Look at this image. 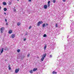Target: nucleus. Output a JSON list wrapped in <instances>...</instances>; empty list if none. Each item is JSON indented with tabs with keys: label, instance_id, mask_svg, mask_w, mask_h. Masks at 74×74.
Masks as SVG:
<instances>
[{
	"label": "nucleus",
	"instance_id": "nucleus-14",
	"mask_svg": "<svg viewBox=\"0 0 74 74\" xmlns=\"http://www.w3.org/2000/svg\"><path fill=\"white\" fill-rule=\"evenodd\" d=\"M3 5H5L7 4V3H6L4 2H3Z\"/></svg>",
	"mask_w": 74,
	"mask_h": 74
},
{
	"label": "nucleus",
	"instance_id": "nucleus-34",
	"mask_svg": "<svg viewBox=\"0 0 74 74\" xmlns=\"http://www.w3.org/2000/svg\"><path fill=\"white\" fill-rule=\"evenodd\" d=\"M46 26H48V23H46Z\"/></svg>",
	"mask_w": 74,
	"mask_h": 74
},
{
	"label": "nucleus",
	"instance_id": "nucleus-42",
	"mask_svg": "<svg viewBox=\"0 0 74 74\" xmlns=\"http://www.w3.org/2000/svg\"><path fill=\"white\" fill-rule=\"evenodd\" d=\"M69 37V36H68V37H67V38H68Z\"/></svg>",
	"mask_w": 74,
	"mask_h": 74
},
{
	"label": "nucleus",
	"instance_id": "nucleus-26",
	"mask_svg": "<svg viewBox=\"0 0 74 74\" xmlns=\"http://www.w3.org/2000/svg\"><path fill=\"white\" fill-rule=\"evenodd\" d=\"M56 27H58V24L56 23Z\"/></svg>",
	"mask_w": 74,
	"mask_h": 74
},
{
	"label": "nucleus",
	"instance_id": "nucleus-5",
	"mask_svg": "<svg viewBox=\"0 0 74 74\" xmlns=\"http://www.w3.org/2000/svg\"><path fill=\"white\" fill-rule=\"evenodd\" d=\"M47 7L48 6L47 5H45L44 6V8H45V9H47Z\"/></svg>",
	"mask_w": 74,
	"mask_h": 74
},
{
	"label": "nucleus",
	"instance_id": "nucleus-31",
	"mask_svg": "<svg viewBox=\"0 0 74 74\" xmlns=\"http://www.w3.org/2000/svg\"><path fill=\"white\" fill-rule=\"evenodd\" d=\"M49 58H52V55H50L49 56Z\"/></svg>",
	"mask_w": 74,
	"mask_h": 74
},
{
	"label": "nucleus",
	"instance_id": "nucleus-28",
	"mask_svg": "<svg viewBox=\"0 0 74 74\" xmlns=\"http://www.w3.org/2000/svg\"><path fill=\"white\" fill-rule=\"evenodd\" d=\"M9 4V5H11V2H10Z\"/></svg>",
	"mask_w": 74,
	"mask_h": 74
},
{
	"label": "nucleus",
	"instance_id": "nucleus-4",
	"mask_svg": "<svg viewBox=\"0 0 74 74\" xmlns=\"http://www.w3.org/2000/svg\"><path fill=\"white\" fill-rule=\"evenodd\" d=\"M3 51H4V48H3L1 50V53H0V55H1V53H2L3 52Z\"/></svg>",
	"mask_w": 74,
	"mask_h": 74
},
{
	"label": "nucleus",
	"instance_id": "nucleus-19",
	"mask_svg": "<svg viewBox=\"0 0 74 74\" xmlns=\"http://www.w3.org/2000/svg\"><path fill=\"white\" fill-rule=\"evenodd\" d=\"M30 73H31V74H32L33 73V70H31L30 71Z\"/></svg>",
	"mask_w": 74,
	"mask_h": 74
},
{
	"label": "nucleus",
	"instance_id": "nucleus-9",
	"mask_svg": "<svg viewBox=\"0 0 74 74\" xmlns=\"http://www.w3.org/2000/svg\"><path fill=\"white\" fill-rule=\"evenodd\" d=\"M11 37L12 38H14V37H15V34H13L12 35Z\"/></svg>",
	"mask_w": 74,
	"mask_h": 74
},
{
	"label": "nucleus",
	"instance_id": "nucleus-18",
	"mask_svg": "<svg viewBox=\"0 0 74 74\" xmlns=\"http://www.w3.org/2000/svg\"><path fill=\"white\" fill-rule=\"evenodd\" d=\"M43 37H47V35L46 34H45L43 36Z\"/></svg>",
	"mask_w": 74,
	"mask_h": 74
},
{
	"label": "nucleus",
	"instance_id": "nucleus-10",
	"mask_svg": "<svg viewBox=\"0 0 74 74\" xmlns=\"http://www.w3.org/2000/svg\"><path fill=\"white\" fill-rule=\"evenodd\" d=\"M52 73L53 74H57V72H55V71H53L52 72Z\"/></svg>",
	"mask_w": 74,
	"mask_h": 74
},
{
	"label": "nucleus",
	"instance_id": "nucleus-3",
	"mask_svg": "<svg viewBox=\"0 0 74 74\" xmlns=\"http://www.w3.org/2000/svg\"><path fill=\"white\" fill-rule=\"evenodd\" d=\"M19 69H17L15 70V73H18L19 71Z\"/></svg>",
	"mask_w": 74,
	"mask_h": 74
},
{
	"label": "nucleus",
	"instance_id": "nucleus-24",
	"mask_svg": "<svg viewBox=\"0 0 74 74\" xmlns=\"http://www.w3.org/2000/svg\"><path fill=\"white\" fill-rule=\"evenodd\" d=\"M31 28H32V26H30L29 27V29H31Z\"/></svg>",
	"mask_w": 74,
	"mask_h": 74
},
{
	"label": "nucleus",
	"instance_id": "nucleus-33",
	"mask_svg": "<svg viewBox=\"0 0 74 74\" xmlns=\"http://www.w3.org/2000/svg\"><path fill=\"white\" fill-rule=\"evenodd\" d=\"M4 14L5 15H7V13H5V12H4Z\"/></svg>",
	"mask_w": 74,
	"mask_h": 74
},
{
	"label": "nucleus",
	"instance_id": "nucleus-11",
	"mask_svg": "<svg viewBox=\"0 0 74 74\" xmlns=\"http://www.w3.org/2000/svg\"><path fill=\"white\" fill-rule=\"evenodd\" d=\"M8 67L9 70H11V66H10V65H9Z\"/></svg>",
	"mask_w": 74,
	"mask_h": 74
},
{
	"label": "nucleus",
	"instance_id": "nucleus-15",
	"mask_svg": "<svg viewBox=\"0 0 74 74\" xmlns=\"http://www.w3.org/2000/svg\"><path fill=\"white\" fill-rule=\"evenodd\" d=\"M7 8H4V11H7Z\"/></svg>",
	"mask_w": 74,
	"mask_h": 74
},
{
	"label": "nucleus",
	"instance_id": "nucleus-1",
	"mask_svg": "<svg viewBox=\"0 0 74 74\" xmlns=\"http://www.w3.org/2000/svg\"><path fill=\"white\" fill-rule=\"evenodd\" d=\"M43 23V22H42V21H38V22L37 24V25L38 26H40V25H41V24H42Z\"/></svg>",
	"mask_w": 74,
	"mask_h": 74
},
{
	"label": "nucleus",
	"instance_id": "nucleus-2",
	"mask_svg": "<svg viewBox=\"0 0 74 74\" xmlns=\"http://www.w3.org/2000/svg\"><path fill=\"white\" fill-rule=\"evenodd\" d=\"M5 30V28H4V27H2L0 29L1 30V33H3V31L4 30Z\"/></svg>",
	"mask_w": 74,
	"mask_h": 74
},
{
	"label": "nucleus",
	"instance_id": "nucleus-21",
	"mask_svg": "<svg viewBox=\"0 0 74 74\" xmlns=\"http://www.w3.org/2000/svg\"><path fill=\"white\" fill-rule=\"evenodd\" d=\"M20 49H19L17 50V52H20Z\"/></svg>",
	"mask_w": 74,
	"mask_h": 74
},
{
	"label": "nucleus",
	"instance_id": "nucleus-7",
	"mask_svg": "<svg viewBox=\"0 0 74 74\" xmlns=\"http://www.w3.org/2000/svg\"><path fill=\"white\" fill-rule=\"evenodd\" d=\"M37 70V68H35L33 69V71H36Z\"/></svg>",
	"mask_w": 74,
	"mask_h": 74
},
{
	"label": "nucleus",
	"instance_id": "nucleus-38",
	"mask_svg": "<svg viewBox=\"0 0 74 74\" xmlns=\"http://www.w3.org/2000/svg\"><path fill=\"white\" fill-rule=\"evenodd\" d=\"M1 6H0V9H1Z\"/></svg>",
	"mask_w": 74,
	"mask_h": 74
},
{
	"label": "nucleus",
	"instance_id": "nucleus-16",
	"mask_svg": "<svg viewBox=\"0 0 74 74\" xmlns=\"http://www.w3.org/2000/svg\"><path fill=\"white\" fill-rule=\"evenodd\" d=\"M46 48H47V45H45V46L44 47V49L45 50V49H46Z\"/></svg>",
	"mask_w": 74,
	"mask_h": 74
},
{
	"label": "nucleus",
	"instance_id": "nucleus-27",
	"mask_svg": "<svg viewBox=\"0 0 74 74\" xmlns=\"http://www.w3.org/2000/svg\"><path fill=\"white\" fill-rule=\"evenodd\" d=\"M28 34V33H25V36H27Z\"/></svg>",
	"mask_w": 74,
	"mask_h": 74
},
{
	"label": "nucleus",
	"instance_id": "nucleus-13",
	"mask_svg": "<svg viewBox=\"0 0 74 74\" xmlns=\"http://www.w3.org/2000/svg\"><path fill=\"white\" fill-rule=\"evenodd\" d=\"M12 31L11 30H10L9 31V34H11V33H12Z\"/></svg>",
	"mask_w": 74,
	"mask_h": 74
},
{
	"label": "nucleus",
	"instance_id": "nucleus-22",
	"mask_svg": "<svg viewBox=\"0 0 74 74\" xmlns=\"http://www.w3.org/2000/svg\"><path fill=\"white\" fill-rule=\"evenodd\" d=\"M27 57H28V58H29V56H30V54H28L27 55Z\"/></svg>",
	"mask_w": 74,
	"mask_h": 74
},
{
	"label": "nucleus",
	"instance_id": "nucleus-20",
	"mask_svg": "<svg viewBox=\"0 0 74 74\" xmlns=\"http://www.w3.org/2000/svg\"><path fill=\"white\" fill-rule=\"evenodd\" d=\"M53 2L54 3H55L56 2V0H53Z\"/></svg>",
	"mask_w": 74,
	"mask_h": 74
},
{
	"label": "nucleus",
	"instance_id": "nucleus-39",
	"mask_svg": "<svg viewBox=\"0 0 74 74\" xmlns=\"http://www.w3.org/2000/svg\"><path fill=\"white\" fill-rule=\"evenodd\" d=\"M65 49H66V47H65Z\"/></svg>",
	"mask_w": 74,
	"mask_h": 74
},
{
	"label": "nucleus",
	"instance_id": "nucleus-40",
	"mask_svg": "<svg viewBox=\"0 0 74 74\" xmlns=\"http://www.w3.org/2000/svg\"><path fill=\"white\" fill-rule=\"evenodd\" d=\"M17 1H19V0H17Z\"/></svg>",
	"mask_w": 74,
	"mask_h": 74
},
{
	"label": "nucleus",
	"instance_id": "nucleus-43",
	"mask_svg": "<svg viewBox=\"0 0 74 74\" xmlns=\"http://www.w3.org/2000/svg\"><path fill=\"white\" fill-rule=\"evenodd\" d=\"M65 54V53H64V55Z\"/></svg>",
	"mask_w": 74,
	"mask_h": 74
},
{
	"label": "nucleus",
	"instance_id": "nucleus-37",
	"mask_svg": "<svg viewBox=\"0 0 74 74\" xmlns=\"http://www.w3.org/2000/svg\"><path fill=\"white\" fill-rule=\"evenodd\" d=\"M6 25H8V23H6Z\"/></svg>",
	"mask_w": 74,
	"mask_h": 74
},
{
	"label": "nucleus",
	"instance_id": "nucleus-6",
	"mask_svg": "<svg viewBox=\"0 0 74 74\" xmlns=\"http://www.w3.org/2000/svg\"><path fill=\"white\" fill-rule=\"evenodd\" d=\"M46 56H47L46 53L44 54H43L42 57L45 58V57Z\"/></svg>",
	"mask_w": 74,
	"mask_h": 74
},
{
	"label": "nucleus",
	"instance_id": "nucleus-23",
	"mask_svg": "<svg viewBox=\"0 0 74 74\" xmlns=\"http://www.w3.org/2000/svg\"><path fill=\"white\" fill-rule=\"evenodd\" d=\"M47 5H48V7H49L50 6V4H48Z\"/></svg>",
	"mask_w": 74,
	"mask_h": 74
},
{
	"label": "nucleus",
	"instance_id": "nucleus-25",
	"mask_svg": "<svg viewBox=\"0 0 74 74\" xmlns=\"http://www.w3.org/2000/svg\"><path fill=\"white\" fill-rule=\"evenodd\" d=\"M50 2H51L50 1H49L48 2V4H50Z\"/></svg>",
	"mask_w": 74,
	"mask_h": 74
},
{
	"label": "nucleus",
	"instance_id": "nucleus-36",
	"mask_svg": "<svg viewBox=\"0 0 74 74\" xmlns=\"http://www.w3.org/2000/svg\"><path fill=\"white\" fill-rule=\"evenodd\" d=\"M29 1H32V0H29Z\"/></svg>",
	"mask_w": 74,
	"mask_h": 74
},
{
	"label": "nucleus",
	"instance_id": "nucleus-8",
	"mask_svg": "<svg viewBox=\"0 0 74 74\" xmlns=\"http://www.w3.org/2000/svg\"><path fill=\"white\" fill-rule=\"evenodd\" d=\"M21 23L20 22H18L17 24V26H20L21 25Z\"/></svg>",
	"mask_w": 74,
	"mask_h": 74
},
{
	"label": "nucleus",
	"instance_id": "nucleus-32",
	"mask_svg": "<svg viewBox=\"0 0 74 74\" xmlns=\"http://www.w3.org/2000/svg\"><path fill=\"white\" fill-rule=\"evenodd\" d=\"M14 12H15V11H16V10L14 9Z\"/></svg>",
	"mask_w": 74,
	"mask_h": 74
},
{
	"label": "nucleus",
	"instance_id": "nucleus-17",
	"mask_svg": "<svg viewBox=\"0 0 74 74\" xmlns=\"http://www.w3.org/2000/svg\"><path fill=\"white\" fill-rule=\"evenodd\" d=\"M45 24H43L42 25V27H45Z\"/></svg>",
	"mask_w": 74,
	"mask_h": 74
},
{
	"label": "nucleus",
	"instance_id": "nucleus-41",
	"mask_svg": "<svg viewBox=\"0 0 74 74\" xmlns=\"http://www.w3.org/2000/svg\"><path fill=\"white\" fill-rule=\"evenodd\" d=\"M5 51H6V49H5Z\"/></svg>",
	"mask_w": 74,
	"mask_h": 74
},
{
	"label": "nucleus",
	"instance_id": "nucleus-29",
	"mask_svg": "<svg viewBox=\"0 0 74 74\" xmlns=\"http://www.w3.org/2000/svg\"><path fill=\"white\" fill-rule=\"evenodd\" d=\"M63 2H65L66 1V0H63Z\"/></svg>",
	"mask_w": 74,
	"mask_h": 74
},
{
	"label": "nucleus",
	"instance_id": "nucleus-12",
	"mask_svg": "<svg viewBox=\"0 0 74 74\" xmlns=\"http://www.w3.org/2000/svg\"><path fill=\"white\" fill-rule=\"evenodd\" d=\"M44 58L42 57V58H41V60L42 61H43L44 60Z\"/></svg>",
	"mask_w": 74,
	"mask_h": 74
},
{
	"label": "nucleus",
	"instance_id": "nucleus-30",
	"mask_svg": "<svg viewBox=\"0 0 74 74\" xmlns=\"http://www.w3.org/2000/svg\"><path fill=\"white\" fill-rule=\"evenodd\" d=\"M26 38L24 39V41H26Z\"/></svg>",
	"mask_w": 74,
	"mask_h": 74
},
{
	"label": "nucleus",
	"instance_id": "nucleus-35",
	"mask_svg": "<svg viewBox=\"0 0 74 74\" xmlns=\"http://www.w3.org/2000/svg\"><path fill=\"white\" fill-rule=\"evenodd\" d=\"M5 22H7V20L6 19H5Z\"/></svg>",
	"mask_w": 74,
	"mask_h": 74
}]
</instances>
